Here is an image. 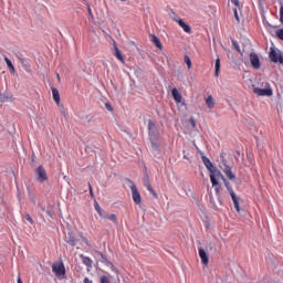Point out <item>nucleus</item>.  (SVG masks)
<instances>
[{
  "label": "nucleus",
  "mask_w": 283,
  "mask_h": 283,
  "mask_svg": "<svg viewBox=\"0 0 283 283\" xmlns=\"http://www.w3.org/2000/svg\"><path fill=\"white\" fill-rule=\"evenodd\" d=\"M220 169L223 170V174L227 176V178L231 180V182H235V185H238L239 187V185H241L242 181L235 177L233 171H231V166L227 165V158H224L223 154L220 155Z\"/></svg>",
  "instance_id": "f257e3e1"
},
{
  "label": "nucleus",
  "mask_w": 283,
  "mask_h": 283,
  "mask_svg": "<svg viewBox=\"0 0 283 283\" xmlns=\"http://www.w3.org/2000/svg\"><path fill=\"white\" fill-rule=\"evenodd\" d=\"M262 87L253 86V92L256 96H273V88H271V84L269 82L262 83Z\"/></svg>",
  "instance_id": "f03ea898"
},
{
  "label": "nucleus",
  "mask_w": 283,
  "mask_h": 283,
  "mask_svg": "<svg viewBox=\"0 0 283 283\" xmlns=\"http://www.w3.org/2000/svg\"><path fill=\"white\" fill-rule=\"evenodd\" d=\"M52 271L55 273V276L59 277V280H65V265L63 262L53 263Z\"/></svg>",
  "instance_id": "7ed1b4c3"
},
{
  "label": "nucleus",
  "mask_w": 283,
  "mask_h": 283,
  "mask_svg": "<svg viewBox=\"0 0 283 283\" xmlns=\"http://www.w3.org/2000/svg\"><path fill=\"white\" fill-rule=\"evenodd\" d=\"M197 151L198 154H200L205 167L208 169V171H210V174H213V171H216L218 167H216V165H213V163H211V160L207 156H205V153H202L200 148H197Z\"/></svg>",
  "instance_id": "20e7f679"
},
{
  "label": "nucleus",
  "mask_w": 283,
  "mask_h": 283,
  "mask_svg": "<svg viewBox=\"0 0 283 283\" xmlns=\"http://www.w3.org/2000/svg\"><path fill=\"white\" fill-rule=\"evenodd\" d=\"M270 61H272V63H280L281 65H283V54L280 51H276L275 48H271L270 49Z\"/></svg>",
  "instance_id": "39448f33"
},
{
  "label": "nucleus",
  "mask_w": 283,
  "mask_h": 283,
  "mask_svg": "<svg viewBox=\"0 0 283 283\" xmlns=\"http://www.w3.org/2000/svg\"><path fill=\"white\" fill-rule=\"evenodd\" d=\"M148 134L149 140H158V128L156 127V123H154L151 119L148 122Z\"/></svg>",
  "instance_id": "423d86ee"
},
{
  "label": "nucleus",
  "mask_w": 283,
  "mask_h": 283,
  "mask_svg": "<svg viewBox=\"0 0 283 283\" xmlns=\"http://www.w3.org/2000/svg\"><path fill=\"white\" fill-rule=\"evenodd\" d=\"M218 178H221L223 180L224 186L227 187V178H224V175L217 168L212 174H210V180L212 185H218Z\"/></svg>",
  "instance_id": "0eeeda50"
},
{
  "label": "nucleus",
  "mask_w": 283,
  "mask_h": 283,
  "mask_svg": "<svg viewBox=\"0 0 283 283\" xmlns=\"http://www.w3.org/2000/svg\"><path fill=\"white\" fill-rule=\"evenodd\" d=\"M35 176H38V182H45V180H48V171H45V168L43 166H39L35 169Z\"/></svg>",
  "instance_id": "6e6552de"
},
{
  "label": "nucleus",
  "mask_w": 283,
  "mask_h": 283,
  "mask_svg": "<svg viewBox=\"0 0 283 283\" xmlns=\"http://www.w3.org/2000/svg\"><path fill=\"white\" fill-rule=\"evenodd\" d=\"M130 190H132V197L135 205H140L143 202V198L140 197V192L138 191V188L136 187V185H133L130 187Z\"/></svg>",
  "instance_id": "1a4fd4ad"
},
{
  "label": "nucleus",
  "mask_w": 283,
  "mask_h": 283,
  "mask_svg": "<svg viewBox=\"0 0 283 283\" xmlns=\"http://www.w3.org/2000/svg\"><path fill=\"white\" fill-rule=\"evenodd\" d=\"M250 63L254 70H260L261 67V62H260V56H258V53H250Z\"/></svg>",
  "instance_id": "9d476101"
},
{
  "label": "nucleus",
  "mask_w": 283,
  "mask_h": 283,
  "mask_svg": "<svg viewBox=\"0 0 283 283\" xmlns=\"http://www.w3.org/2000/svg\"><path fill=\"white\" fill-rule=\"evenodd\" d=\"M143 182L144 187L148 189V191L154 196V198H158V193L156 192V190H154V188L151 187V182L149 181V175L144 176Z\"/></svg>",
  "instance_id": "9b49d317"
},
{
  "label": "nucleus",
  "mask_w": 283,
  "mask_h": 283,
  "mask_svg": "<svg viewBox=\"0 0 283 283\" xmlns=\"http://www.w3.org/2000/svg\"><path fill=\"white\" fill-rule=\"evenodd\" d=\"M226 188H227L228 192L231 196L232 202H237L238 201V195H235V192L233 191V186H231L230 181H226Z\"/></svg>",
  "instance_id": "f8f14e48"
},
{
  "label": "nucleus",
  "mask_w": 283,
  "mask_h": 283,
  "mask_svg": "<svg viewBox=\"0 0 283 283\" xmlns=\"http://www.w3.org/2000/svg\"><path fill=\"white\" fill-rule=\"evenodd\" d=\"M77 241L78 239L74 238V234H72V232H69L65 235V242H67V244H70L71 247H76Z\"/></svg>",
  "instance_id": "ddd939ff"
},
{
  "label": "nucleus",
  "mask_w": 283,
  "mask_h": 283,
  "mask_svg": "<svg viewBox=\"0 0 283 283\" xmlns=\"http://www.w3.org/2000/svg\"><path fill=\"white\" fill-rule=\"evenodd\" d=\"M199 256L201 258L202 264H209V254H207L203 248H199Z\"/></svg>",
  "instance_id": "4468645a"
},
{
  "label": "nucleus",
  "mask_w": 283,
  "mask_h": 283,
  "mask_svg": "<svg viewBox=\"0 0 283 283\" xmlns=\"http://www.w3.org/2000/svg\"><path fill=\"white\" fill-rule=\"evenodd\" d=\"M177 23L180 28H182L184 32H187V34H190L191 27L189 24L185 23L182 19L177 20Z\"/></svg>",
  "instance_id": "2eb2a0df"
},
{
  "label": "nucleus",
  "mask_w": 283,
  "mask_h": 283,
  "mask_svg": "<svg viewBox=\"0 0 283 283\" xmlns=\"http://www.w3.org/2000/svg\"><path fill=\"white\" fill-rule=\"evenodd\" d=\"M53 101L56 105H61V93H59V88L52 87Z\"/></svg>",
  "instance_id": "dca6fc26"
},
{
  "label": "nucleus",
  "mask_w": 283,
  "mask_h": 283,
  "mask_svg": "<svg viewBox=\"0 0 283 283\" xmlns=\"http://www.w3.org/2000/svg\"><path fill=\"white\" fill-rule=\"evenodd\" d=\"M151 43L158 48V50H163V42H160V39L156 36L155 34H151Z\"/></svg>",
  "instance_id": "f3484780"
},
{
  "label": "nucleus",
  "mask_w": 283,
  "mask_h": 283,
  "mask_svg": "<svg viewBox=\"0 0 283 283\" xmlns=\"http://www.w3.org/2000/svg\"><path fill=\"white\" fill-rule=\"evenodd\" d=\"M171 94H172V98H175L176 103L182 102V95L180 94V92H178V88H174L171 91Z\"/></svg>",
  "instance_id": "a211bd4d"
},
{
  "label": "nucleus",
  "mask_w": 283,
  "mask_h": 283,
  "mask_svg": "<svg viewBox=\"0 0 283 283\" xmlns=\"http://www.w3.org/2000/svg\"><path fill=\"white\" fill-rule=\"evenodd\" d=\"M83 264H85V266H87V269H92V264H93V261L92 259H90L88 256H85L83 254L80 255Z\"/></svg>",
  "instance_id": "6ab92c4d"
},
{
  "label": "nucleus",
  "mask_w": 283,
  "mask_h": 283,
  "mask_svg": "<svg viewBox=\"0 0 283 283\" xmlns=\"http://www.w3.org/2000/svg\"><path fill=\"white\" fill-rule=\"evenodd\" d=\"M12 99V94L9 92L0 93V103H8V101Z\"/></svg>",
  "instance_id": "aec40b11"
},
{
  "label": "nucleus",
  "mask_w": 283,
  "mask_h": 283,
  "mask_svg": "<svg viewBox=\"0 0 283 283\" xmlns=\"http://www.w3.org/2000/svg\"><path fill=\"white\" fill-rule=\"evenodd\" d=\"M206 104L209 109H213V107H216V99H213V96L209 95L206 99Z\"/></svg>",
  "instance_id": "412c9836"
},
{
  "label": "nucleus",
  "mask_w": 283,
  "mask_h": 283,
  "mask_svg": "<svg viewBox=\"0 0 283 283\" xmlns=\"http://www.w3.org/2000/svg\"><path fill=\"white\" fill-rule=\"evenodd\" d=\"M4 61L7 63V67L10 70V73L14 74L15 70H14V64H12V61L8 59V56L6 55H4Z\"/></svg>",
  "instance_id": "4be33fe9"
},
{
  "label": "nucleus",
  "mask_w": 283,
  "mask_h": 283,
  "mask_svg": "<svg viewBox=\"0 0 283 283\" xmlns=\"http://www.w3.org/2000/svg\"><path fill=\"white\" fill-rule=\"evenodd\" d=\"M104 220H111V222H114V224H118V218L116 217V214H107L105 213Z\"/></svg>",
  "instance_id": "5701e85b"
},
{
  "label": "nucleus",
  "mask_w": 283,
  "mask_h": 283,
  "mask_svg": "<svg viewBox=\"0 0 283 283\" xmlns=\"http://www.w3.org/2000/svg\"><path fill=\"white\" fill-rule=\"evenodd\" d=\"M115 56L120 61V63H125V57L123 56V53H120L118 46H115Z\"/></svg>",
  "instance_id": "b1692460"
},
{
  "label": "nucleus",
  "mask_w": 283,
  "mask_h": 283,
  "mask_svg": "<svg viewBox=\"0 0 283 283\" xmlns=\"http://www.w3.org/2000/svg\"><path fill=\"white\" fill-rule=\"evenodd\" d=\"M214 76L216 77L220 76V57H217L214 63Z\"/></svg>",
  "instance_id": "393cba45"
},
{
  "label": "nucleus",
  "mask_w": 283,
  "mask_h": 283,
  "mask_svg": "<svg viewBox=\"0 0 283 283\" xmlns=\"http://www.w3.org/2000/svg\"><path fill=\"white\" fill-rule=\"evenodd\" d=\"M95 205V210L97 211L98 216L101 218H105V212H103V208H101V206L98 205V201H94Z\"/></svg>",
  "instance_id": "a878e982"
},
{
  "label": "nucleus",
  "mask_w": 283,
  "mask_h": 283,
  "mask_svg": "<svg viewBox=\"0 0 283 283\" xmlns=\"http://www.w3.org/2000/svg\"><path fill=\"white\" fill-rule=\"evenodd\" d=\"M212 187H214V191L217 193V198H218V200H220V191H222V186H220V182L217 181V185H212Z\"/></svg>",
  "instance_id": "bb28decb"
},
{
  "label": "nucleus",
  "mask_w": 283,
  "mask_h": 283,
  "mask_svg": "<svg viewBox=\"0 0 283 283\" xmlns=\"http://www.w3.org/2000/svg\"><path fill=\"white\" fill-rule=\"evenodd\" d=\"M231 42L232 45L235 48L237 52H239V54H241V56H243L244 53H242V50L240 49V44H238V41L233 40V38H231Z\"/></svg>",
  "instance_id": "cd10ccee"
},
{
  "label": "nucleus",
  "mask_w": 283,
  "mask_h": 283,
  "mask_svg": "<svg viewBox=\"0 0 283 283\" xmlns=\"http://www.w3.org/2000/svg\"><path fill=\"white\" fill-rule=\"evenodd\" d=\"M150 145L154 151H160V146L158 145V143H156V140H150Z\"/></svg>",
  "instance_id": "c85d7f7f"
},
{
  "label": "nucleus",
  "mask_w": 283,
  "mask_h": 283,
  "mask_svg": "<svg viewBox=\"0 0 283 283\" xmlns=\"http://www.w3.org/2000/svg\"><path fill=\"white\" fill-rule=\"evenodd\" d=\"M99 254H101V258H102V260H103V262H105V264L107 265V266H112V262H109V260L107 259V256L105 255V254H103V253H101V252H98Z\"/></svg>",
  "instance_id": "c756f323"
},
{
  "label": "nucleus",
  "mask_w": 283,
  "mask_h": 283,
  "mask_svg": "<svg viewBox=\"0 0 283 283\" xmlns=\"http://www.w3.org/2000/svg\"><path fill=\"white\" fill-rule=\"evenodd\" d=\"M185 63L188 70H191V59L189 57V55H185Z\"/></svg>",
  "instance_id": "7c9ffc66"
},
{
  "label": "nucleus",
  "mask_w": 283,
  "mask_h": 283,
  "mask_svg": "<svg viewBox=\"0 0 283 283\" xmlns=\"http://www.w3.org/2000/svg\"><path fill=\"white\" fill-rule=\"evenodd\" d=\"M42 211L44 213H46V216H49V218H51V220H54V213H52V210H48V209L43 208Z\"/></svg>",
  "instance_id": "2f4dec72"
},
{
  "label": "nucleus",
  "mask_w": 283,
  "mask_h": 283,
  "mask_svg": "<svg viewBox=\"0 0 283 283\" xmlns=\"http://www.w3.org/2000/svg\"><path fill=\"white\" fill-rule=\"evenodd\" d=\"M276 36H277V39H280L281 41H283V29L276 30Z\"/></svg>",
  "instance_id": "473e14b6"
},
{
  "label": "nucleus",
  "mask_w": 283,
  "mask_h": 283,
  "mask_svg": "<svg viewBox=\"0 0 283 283\" xmlns=\"http://www.w3.org/2000/svg\"><path fill=\"white\" fill-rule=\"evenodd\" d=\"M28 192H29V197H30L31 202H33V205H36V199H34V196L30 191V188H28Z\"/></svg>",
  "instance_id": "72a5a7b5"
},
{
  "label": "nucleus",
  "mask_w": 283,
  "mask_h": 283,
  "mask_svg": "<svg viewBox=\"0 0 283 283\" xmlns=\"http://www.w3.org/2000/svg\"><path fill=\"white\" fill-rule=\"evenodd\" d=\"M234 205V209H237L238 213H240V211H242V209L240 208V201H233Z\"/></svg>",
  "instance_id": "f704fd0d"
},
{
  "label": "nucleus",
  "mask_w": 283,
  "mask_h": 283,
  "mask_svg": "<svg viewBox=\"0 0 283 283\" xmlns=\"http://www.w3.org/2000/svg\"><path fill=\"white\" fill-rule=\"evenodd\" d=\"M25 220L28 221V222H30V224H34V220L32 219V217L30 216V213H28V214H25Z\"/></svg>",
  "instance_id": "c9c22d12"
},
{
  "label": "nucleus",
  "mask_w": 283,
  "mask_h": 283,
  "mask_svg": "<svg viewBox=\"0 0 283 283\" xmlns=\"http://www.w3.org/2000/svg\"><path fill=\"white\" fill-rule=\"evenodd\" d=\"M101 283H109V277H107V275H102Z\"/></svg>",
  "instance_id": "e433bc0d"
},
{
  "label": "nucleus",
  "mask_w": 283,
  "mask_h": 283,
  "mask_svg": "<svg viewBox=\"0 0 283 283\" xmlns=\"http://www.w3.org/2000/svg\"><path fill=\"white\" fill-rule=\"evenodd\" d=\"M189 123H190L191 127H192L193 129H196V118L190 117V118H189Z\"/></svg>",
  "instance_id": "4c0bfd02"
},
{
  "label": "nucleus",
  "mask_w": 283,
  "mask_h": 283,
  "mask_svg": "<svg viewBox=\"0 0 283 283\" xmlns=\"http://www.w3.org/2000/svg\"><path fill=\"white\" fill-rule=\"evenodd\" d=\"M105 108H106L108 112H114V107H112V104H109V103H105Z\"/></svg>",
  "instance_id": "58836bf2"
},
{
  "label": "nucleus",
  "mask_w": 283,
  "mask_h": 283,
  "mask_svg": "<svg viewBox=\"0 0 283 283\" xmlns=\"http://www.w3.org/2000/svg\"><path fill=\"white\" fill-rule=\"evenodd\" d=\"M87 10H88L90 18L94 19V13H92V7H90V4H87Z\"/></svg>",
  "instance_id": "ea45409f"
},
{
  "label": "nucleus",
  "mask_w": 283,
  "mask_h": 283,
  "mask_svg": "<svg viewBox=\"0 0 283 283\" xmlns=\"http://www.w3.org/2000/svg\"><path fill=\"white\" fill-rule=\"evenodd\" d=\"M280 21L283 23V6L280 9Z\"/></svg>",
  "instance_id": "a19ab883"
},
{
  "label": "nucleus",
  "mask_w": 283,
  "mask_h": 283,
  "mask_svg": "<svg viewBox=\"0 0 283 283\" xmlns=\"http://www.w3.org/2000/svg\"><path fill=\"white\" fill-rule=\"evenodd\" d=\"M90 195L92 198H94V190L92 189V185L88 184Z\"/></svg>",
  "instance_id": "79ce46f5"
},
{
  "label": "nucleus",
  "mask_w": 283,
  "mask_h": 283,
  "mask_svg": "<svg viewBox=\"0 0 283 283\" xmlns=\"http://www.w3.org/2000/svg\"><path fill=\"white\" fill-rule=\"evenodd\" d=\"M231 2L237 6V8H240V0H231Z\"/></svg>",
  "instance_id": "37998d69"
},
{
  "label": "nucleus",
  "mask_w": 283,
  "mask_h": 283,
  "mask_svg": "<svg viewBox=\"0 0 283 283\" xmlns=\"http://www.w3.org/2000/svg\"><path fill=\"white\" fill-rule=\"evenodd\" d=\"M234 19L240 21V15H238V9H234Z\"/></svg>",
  "instance_id": "c03bdc74"
},
{
  "label": "nucleus",
  "mask_w": 283,
  "mask_h": 283,
  "mask_svg": "<svg viewBox=\"0 0 283 283\" xmlns=\"http://www.w3.org/2000/svg\"><path fill=\"white\" fill-rule=\"evenodd\" d=\"M61 107H63V105H61ZM61 113H62V116H64V118H67V114L65 113V109L62 108Z\"/></svg>",
  "instance_id": "a18cd8bd"
},
{
  "label": "nucleus",
  "mask_w": 283,
  "mask_h": 283,
  "mask_svg": "<svg viewBox=\"0 0 283 283\" xmlns=\"http://www.w3.org/2000/svg\"><path fill=\"white\" fill-rule=\"evenodd\" d=\"M82 240L83 242H85V244H87V247H90V241L87 240V238L83 237Z\"/></svg>",
  "instance_id": "49530a36"
},
{
  "label": "nucleus",
  "mask_w": 283,
  "mask_h": 283,
  "mask_svg": "<svg viewBox=\"0 0 283 283\" xmlns=\"http://www.w3.org/2000/svg\"><path fill=\"white\" fill-rule=\"evenodd\" d=\"M18 59H19V61H21L22 65H24L25 67L28 66V65H25V60L23 57H18Z\"/></svg>",
  "instance_id": "de8ad7c7"
},
{
  "label": "nucleus",
  "mask_w": 283,
  "mask_h": 283,
  "mask_svg": "<svg viewBox=\"0 0 283 283\" xmlns=\"http://www.w3.org/2000/svg\"><path fill=\"white\" fill-rule=\"evenodd\" d=\"M209 249H210V251H216V248H214V245L213 244H209Z\"/></svg>",
  "instance_id": "09e8293b"
},
{
  "label": "nucleus",
  "mask_w": 283,
  "mask_h": 283,
  "mask_svg": "<svg viewBox=\"0 0 283 283\" xmlns=\"http://www.w3.org/2000/svg\"><path fill=\"white\" fill-rule=\"evenodd\" d=\"M57 83H61V75L56 73Z\"/></svg>",
  "instance_id": "8fccbe9b"
},
{
  "label": "nucleus",
  "mask_w": 283,
  "mask_h": 283,
  "mask_svg": "<svg viewBox=\"0 0 283 283\" xmlns=\"http://www.w3.org/2000/svg\"><path fill=\"white\" fill-rule=\"evenodd\" d=\"M84 283H93V282L88 277H85Z\"/></svg>",
  "instance_id": "3c124183"
},
{
  "label": "nucleus",
  "mask_w": 283,
  "mask_h": 283,
  "mask_svg": "<svg viewBox=\"0 0 283 283\" xmlns=\"http://www.w3.org/2000/svg\"><path fill=\"white\" fill-rule=\"evenodd\" d=\"M18 283H23V281L21 280V277H18Z\"/></svg>",
  "instance_id": "603ef678"
},
{
  "label": "nucleus",
  "mask_w": 283,
  "mask_h": 283,
  "mask_svg": "<svg viewBox=\"0 0 283 283\" xmlns=\"http://www.w3.org/2000/svg\"><path fill=\"white\" fill-rule=\"evenodd\" d=\"M92 120H94V117H93V116L88 119V123H92Z\"/></svg>",
  "instance_id": "864d4df0"
},
{
  "label": "nucleus",
  "mask_w": 283,
  "mask_h": 283,
  "mask_svg": "<svg viewBox=\"0 0 283 283\" xmlns=\"http://www.w3.org/2000/svg\"><path fill=\"white\" fill-rule=\"evenodd\" d=\"M19 200H21V192H18Z\"/></svg>",
  "instance_id": "5fc2aeb1"
},
{
  "label": "nucleus",
  "mask_w": 283,
  "mask_h": 283,
  "mask_svg": "<svg viewBox=\"0 0 283 283\" xmlns=\"http://www.w3.org/2000/svg\"><path fill=\"white\" fill-rule=\"evenodd\" d=\"M184 158H186V160H189V157H187V155H185Z\"/></svg>",
  "instance_id": "6e6d98bb"
},
{
  "label": "nucleus",
  "mask_w": 283,
  "mask_h": 283,
  "mask_svg": "<svg viewBox=\"0 0 283 283\" xmlns=\"http://www.w3.org/2000/svg\"><path fill=\"white\" fill-rule=\"evenodd\" d=\"M268 27H269V28H273V25H271L270 23H268Z\"/></svg>",
  "instance_id": "4d7b16f0"
},
{
  "label": "nucleus",
  "mask_w": 283,
  "mask_h": 283,
  "mask_svg": "<svg viewBox=\"0 0 283 283\" xmlns=\"http://www.w3.org/2000/svg\"><path fill=\"white\" fill-rule=\"evenodd\" d=\"M237 155L240 156V151L237 150Z\"/></svg>",
  "instance_id": "13d9d810"
},
{
  "label": "nucleus",
  "mask_w": 283,
  "mask_h": 283,
  "mask_svg": "<svg viewBox=\"0 0 283 283\" xmlns=\"http://www.w3.org/2000/svg\"><path fill=\"white\" fill-rule=\"evenodd\" d=\"M210 202H213V199L210 197Z\"/></svg>",
  "instance_id": "bf43d9fd"
},
{
  "label": "nucleus",
  "mask_w": 283,
  "mask_h": 283,
  "mask_svg": "<svg viewBox=\"0 0 283 283\" xmlns=\"http://www.w3.org/2000/svg\"><path fill=\"white\" fill-rule=\"evenodd\" d=\"M195 147H196V149H198V146H197V144H195Z\"/></svg>",
  "instance_id": "052dcab7"
},
{
  "label": "nucleus",
  "mask_w": 283,
  "mask_h": 283,
  "mask_svg": "<svg viewBox=\"0 0 283 283\" xmlns=\"http://www.w3.org/2000/svg\"><path fill=\"white\" fill-rule=\"evenodd\" d=\"M127 180L130 182V185L133 184L132 180H129V179H127Z\"/></svg>",
  "instance_id": "680f3d73"
},
{
  "label": "nucleus",
  "mask_w": 283,
  "mask_h": 283,
  "mask_svg": "<svg viewBox=\"0 0 283 283\" xmlns=\"http://www.w3.org/2000/svg\"><path fill=\"white\" fill-rule=\"evenodd\" d=\"M122 1H126V0H122Z\"/></svg>",
  "instance_id": "e2e57ef3"
}]
</instances>
